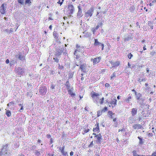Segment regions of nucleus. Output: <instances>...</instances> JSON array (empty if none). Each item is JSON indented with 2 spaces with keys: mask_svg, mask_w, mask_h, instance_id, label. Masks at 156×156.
I'll list each match as a JSON object with an SVG mask.
<instances>
[{
  "mask_svg": "<svg viewBox=\"0 0 156 156\" xmlns=\"http://www.w3.org/2000/svg\"><path fill=\"white\" fill-rule=\"evenodd\" d=\"M132 98V95L129 94L127 98L126 99L124 100V101L126 102H129V100Z\"/></svg>",
  "mask_w": 156,
  "mask_h": 156,
  "instance_id": "nucleus-22",
  "label": "nucleus"
},
{
  "mask_svg": "<svg viewBox=\"0 0 156 156\" xmlns=\"http://www.w3.org/2000/svg\"><path fill=\"white\" fill-rule=\"evenodd\" d=\"M34 154H35V155H37V156H38L41 154V153H40V151H36V150L35 151Z\"/></svg>",
  "mask_w": 156,
  "mask_h": 156,
  "instance_id": "nucleus-33",
  "label": "nucleus"
},
{
  "mask_svg": "<svg viewBox=\"0 0 156 156\" xmlns=\"http://www.w3.org/2000/svg\"><path fill=\"white\" fill-rule=\"evenodd\" d=\"M80 6H78V11L77 13V17L78 18H80L82 16L81 15L82 13V9L80 8Z\"/></svg>",
  "mask_w": 156,
  "mask_h": 156,
  "instance_id": "nucleus-8",
  "label": "nucleus"
},
{
  "mask_svg": "<svg viewBox=\"0 0 156 156\" xmlns=\"http://www.w3.org/2000/svg\"><path fill=\"white\" fill-rule=\"evenodd\" d=\"M96 30V29L95 28V29L94 28H93L91 30L93 32V33L94 34V33L95 32Z\"/></svg>",
  "mask_w": 156,
  "mask_h": 156,
  "instance_id": "nucleus-51",
  "label": "nucleus"
},
{
  "mask_svg": "<svg viewBox=\"0 0 156 156\" xmlns=\"http://www.w3.org/2000/svg\"><path fill=\"white\" fill-rule=\"evenodd\" d=\"M146 80V79H145V78H144V79H141V80H140V79H139V80L138 81H139L140 82H141L142 81H145Z\"/></svg>",
  "mask_w": 156,
  "mask_h": 156,
  "instance_id": "nucleus-45",
  "label": "nucleus"
},
{
  "mask_svg": "<svg viewBox=\"0 0 156 156\" xmlns=\"http://www.w3.org/2000/svg\"><path fill=\"white\" fill-rule=\"evenodd\" d=\"M19 3L21 5H23L24 3V0H17Z\"/></svg>",
  "mask_w": 156,
  "mask_h": 156,
  "instance_id": "nucleus-34",
  "label": "nucleus"
},
{
  "mask_svg": "<svg viewBox=\"0 0 156 156\" xmlns=\"http://www.w3.org/2000/svg\"><path fill=\"white\" fill-rule=\"evenodd\" d=\"M89 129H85L84 130V132L85 133H87L89 131Z\"/></svg>",
  "mask_w": 156,
  "mask_h": 156,
  "instance_id": "nucleus-50",
  "label": "nucleus"
},
{
  "mask_svg": "<svg viewBox=\"0 0 156 156\" xmlns=\"http://www.w3.org/2000/svg\"><path fill=\"white\" fill-rule=\"evenodd\" d=\"M155 51H152L151 53V55H152L153 56L154 55V54L155 53Z\"/></svg>",
  "mask_w": 156,
  "mask_h": 156,
  "instance_id": "nucleus-52",
  "label": "nucleus"
},
{
  "mask_svg": "<svg viewBox=\"0 0 156 156\" xmlns=\"http://www.w3.org/2000/svg\"><path fill=\"white\" fill-rule=\"evenodd\" d=\"M133 156H140L139 155L137 154L136 152V151H133Z\"/></svg>",
  "mask_w": 156,
  "mask_h": 156,
  "instance_id": "nucleus-35",
  "label": "nucleus"
},
{
  "mask_svg": "<svg viewBox=\"0 0 156 156\" xmlns=\"http://www.w3.org/2000/svg\"><path fill=\"white\" fill-rule=\"evenodd\" d=\"M65 85L66 86L67 90L69 89H70L71 88H70L69 81H67L66 82V84H65Z\"/></svg>",
  "mask_w": 156,
  "mask_h": 156,
  "instance_id": "nucleus-23",
  "label": "nucleus"
},
{
  "mask_svg": "<svg viewBox=\"0 0 156 156\" xmlns=\"http://www.w3.org/2000/svg\"><path fill=\"white\" fill-rule=\"evenodd\" d=\"M94 9L93 7L90 8L85 13V17L88 18L92 16L94 12Z\"/></svg>",
  "mask_w": 156,
  "mask_h": 156,
  "instance_id": "nucleus-3",
  "label": "nucleus"
},
{
  "mask_svg": "<svg viewBox=\"0 0 156 156\" xmlns=\"http://www.w3.org/2000/svg\"><path fill=\"white\" fill-rule=\"evenodd\" d=\"M73 153H74L73 151H71L70 153V156H73Z\"/></svg>",
  "mask_w": 156,
  "mask_h": 156,
  "instance_id": "nucleus-59",
  "label": "nucleus"
},
{
  "mask_svg": "<svg viewBox=\"0 0 156 156\" xmlns=\"http://www.w3.org/2000/svg\"><path fill=\"white\" fill-rule=\"evenodd\" d=\"M111 63L113 65L112 67H115V66H118L120 64V62L119 61L114 62L112 61H111Z\"/></svg>",
  "mask_w": 156,
  "mask_h": 156,
  "instance_id": "nucleus-18",
  "label": "nucleus"
},
{
  "mask_svg": "<svg viewBox=\"0 0 156 156\" xmlns=\"http://www.w3.org/2000/svg\"><path fill=\"white\" fill-rule=\"evenodd\" d=\"M95 137H97V142H98L99 143H100L101 142V140H102V138H101V136L100 133H99V134L96 135L95 136Z\"/></svg>",
  "mask_w": 156,
  "mask_h": 156,
  "instance_id": "nucleus-11",
  "label": "nucleus"
},
{
  "mask_svg": "<svg viewBox=\"0 0 156 156\" xmlns=\"http://www.w3.org/2000/svg\"><path fill=\"white\" fill-rule=\"evenodd\" d=\"M7 106L8 107L9 106L11 107V108H13L15 106L14 103L12 101L9 102L7 104Z\"/></svg>",
  "mask_w": 156,
  "mask_h": 156,
  "instance_id": "nucleus-21",
  "label": "nucleus"
},
{
  "mask_svg": "<svg viewBox=\"0 0 156 156\" xmlns=\"http://www.w3.org/2000/svg\"><path fill=\"white\" fill-rule=\"evenodd\" d=\"M51 136L50 134H48L47 135V137L48 138H49L51 137Z\"/></svg>",
  "mask_w": 156,
  "mask_h": 156,
  "instance_id": "nucleus-56",
  "label": "nucleus"
},
{
  "mask_svg": "<svg viewBox=\"0 0 156 156\" xmlns=\"http://www.w3.org/2000/svg\"><path fill=\"white\" fill-rule=\"evenodd\" d=\"M18 74L19 75H23L24 73V69L20 67H18L17 69Z\"/></svg>",
  "mask_w": 156,
  "mask_h": 156,
  "instance_id": "nucleus-9",
  "label": "nucleus"
},
{
  "mask_svg": "<svg viewBox=\"0 0 156 156\" xmlns=\"http://www.w3.org/2000/svg\"><path fill=\"white\" fill-rule=\"evenodd\" d=\"M116 76V74L115 73H114L112 74V75L111 77V79H112L115 77Z\"/></svg>",
  "mask_w": 156,
  "mask_h": 156,
  "instance_id": "nucleus-39",
  "label": "nucleus"
},
{
  "mask_svg": "<svg viewBox=\"0 0 156 156\" xmlns=\"http://www.w3.org/2000/svg\"><path fill=\"white\" fill-rule=\"evenodd\" d=\"M6 115L8 117H9L11 115V112L9 110H7L6 112Z\"/></svg>",
  "mask_w": 156,
  "mask_h": 156,
  "instance_id": "nucleus-37",
  "label": "nucleus"
},
{
  "mask_svg": "<svg viewBox=\"0 0 156 156\" xmlns=\"http://www.w3.org/2000/svg\"><path fill=\"white\" fill-rule=\"evenodd\" d=\"M91 97L93 99L94 102L98 105L99 102L98 101V100L99 99V94L98 93H96L93 92L91 93Z\"/></svg>",
  "mask_w": 156,
  "mask_h": 156,
  "instance_id": "nucleus-2",
  "label": "nucleus"
},
{
  "mask_svg": "<svg viewBox=\"0 0 156 156\" xmlns=\"http://www.w3.org/2000/svg\"><path fill=\"white\" fill-rule=\"evenodd\" d=\"M104 100V97H102L101 99H100L99 101V104L100 103L101 104H102L103 103V102Z\"/></svg>",
  "mask_w": 156,
  "mask_h": 156,
  "instance_id": "nucleus-30",
  "label": "nucleus"
},
{
  "mask_svg": "<svg viewBox=\"0 0 156 156\" xmlns=\"http://www.w3.org/2000/svg\"><path fill=\"white\" fill-rule=\"evenodd\" d=\"M117 100L114 99L110 103V104L111 105V106L113 108L114 106H115L116 105V102Z\"/></svg>",
  "mask_w": 156,
  "mask_h": 156,
  "instance_id": "nucleus-15",
  "label": "nucleus"
},
{
  "mask_svg": "<svg viewBox=\"0 0 156 156\" xmlns=\"http://www.w3.org/2000/svg\"><path fill=\"white\" fill-rule=\"evenodd\" d=\"M68 9L69 10L68 11L69 12V13L72 14L73 13L74 8L73 5H68Z\"/></svg>",
  "mask_w": 156,
  "mask_h": 156,
  "instance_id": "nucleus-6",
  "label": "nucleus"
},
{
  "mask_svg": "<svg viewBox=\"0 0 156 156\" xmlns=\"http://www.w3.org/2000/svg\"><path fill=\"white\" fill-rule=\"evenodd\" d=\"M77 52H79V50H78L76 49L74 52V55H78Z\"/></svg>",
  "mask_w": 156,
  "mask_h": 156,
  "instance_id": "nucleus-44",
  "label": "nucleus"
},
{
  "mask_svg": "<svg viewBox=\"0 0 156 156\" xmlns=\"http://www.w3.org/2000/svg\"><path fill=\"white\" fill-rule=\"evenodd\" d=\"M75 55L76 56V57H75L76 59H78L80 58V56L78 55V54Z\"/></svg>",
  "mask_w": 156,
  "mask_h": 156,
  "instance_id": "nucleus-53",
  "label": "nucleus"
},
{
  "mask_svg": "<svg viewBox=\"0 0 156 156\" xmlns=\"http://www.w3.org/2000/svg\"><path fill=\"white\" fill-rule=\"evenodd\" d=\"M101 57H99L97 58H94L93 60V63L94 64H95L99 62L101 59Z\"/></svg>",
  "mask_w": 156,
  "mask_h": 156,
  "instance_id": "nucleus-13",
  "label": "nucleus"
},
{
  "mask_svg": "<svg viewBox=\"0 0 156 156\" xmlns=\"http://www.w3.org/2000/svg\"><path fill=\"white\" fill-rule=\"evenodd\" d=\"M148 25L150 27L151 29H153V23L151 21H148Z\"/></svg>",
  "mask_w": 156,
  "mask_h": 156,
  "instance_id": "nucleus-27",
  "label": "nucleus"
},
{
  "mask_svg": "<svg viewBox=\"0 0 156 156\" xmlns=\"http://www.w3.org/2000/svg\"><path fill=\"white\" fill-rule=\"evenodd\" d=\"M145 47H146V45L144 44V47H143V49L144 50H146V48H145Z\"/></svg>",
  "mask_w": 156,
  "mask_h": 156,
  "instance_id": "nucleus-62",
  "label": "nucleus"
},
{
  "mask_svg": "<svg viewBox=\"0 0 156 156\" xmlns=\"http://www.w3.org/2000/svg\"><path fill=\"white\" fill-rule=\"evenodd\" d=\"M133 127L134 129H140L141 128V126L139 124H135L133 126Z\"/></svg>",
  "mask_w": 156,
  "mask_h": 156,
  "instance_id": "nucleus-17",
  "label": "nucleus"
},
{
  "mask_svg": "<svg viewBox=\"0 0 156 156\" xmlns=\"http://www.w3.org/2000/svg\"><path fill=\"white\" fill-rule=\"evenodd\" d=\"M95 127L93 129V131L95 132L99 130L98 124L97 125H95Z\"/></svg>",
  "mask_w": 156,
  "mask_h": 156,
  "instance_id": "nucleus-19",
  "label": "nucleus"
},
{
  "mask_svg": "<svg viewBox=\"0 0 156 156\" xmlns=\"http://www.w3.org/2000/svg\"><path fill=\"white\" fill-rule=\"evenodd\" d=\"M53 35L55 38H58V34L56 32H54L53 33Z\"/></svg>",
  "mask_w": 156,
  "mask_h": 156,
  "instance_id": "nucleus-38",
  "label": "nucleus"
},
{
  "mask_svg": "<svg viewBox=\"0 0 156 156\" xmlns=\"http://www.w3.org/2000/svg\"><path fill=\"white\" fill-rule=\"evenodd\" d=\"M9 153L8 152H6L5 153H3V154H0L1 156H9Z\"/></svg>",
  "mask_w": 156,
  "mask_h": 156,
  "instance_id": "nucleus-26",
  "label": "nucleus"
},
{
  "mask_svg": "<svg viewBox=\"0 0 156 156\" xmlns=\"http://www.w3.org/2000/svg\"><path fill=\"white\" fill-rule=\"evenodd\" d=\"M7 146L8 145H7L3 146L2 148L1 149L0 153V154H3V153H5V152L6 153V152H8Z\"/></svg>",
  "mask_w": 156,
  "mask_h": 156,
  "instance_id": "nucleus-7",
  "label": "nucleus"
},
{
  "mask_svg": "<svg viewBox=\"0 0 156 156\" xmlns=\"http://www.w3.org/2000/svg\"><path fill=\"white\" fill-rule=\"evenodd\" d=\"M133 117H130L128 120V122L129 123L132 124L133 122L134 119Z\"/></svg>",
  "mask_w": 156,
  "mask_h": 156,
  "instance_id": "nucleus-25",
  "label": "nucleus"
},
{
  "mask_svg": "<svg viewBox=\"0 0 156 156\" xmlns=\"http://www.w3.org/2000/svg\"><path fill=\"white\" fill-rule=\"evenodd\" d=\"M47 91V88L45 86H42L40 88L39 92L40 93L43 95H44L46 93Z\"/></svg>",
  "mask_w": 156,
  "mask_h": 156,
  "instance_id": "nucleus-4",
  "label": "nucleus"
},
{
  "mask_svg": "<svg viewBox=\"0 0 156 156\" xmlns=\"http://www.w3.org/2000/svg\"><path fill=\"white\" fill-rule=\"evenodd\" d=\"M93 145V141H92L90 144L89 145V147H92Z\"/></svg>",
  "mask_w": 156,
  "mask_h": 156,
  "instance_id": "nucleus-49",
  "label": "nucleus"
},
{
  "mask_svg": "<svg viewBox=\"0 0 156 156\" xmlns=\"http://www.w3.org/2000/svg\"><path fill=\"white\" fill-rule=\"evenodd\" d=\"M135 94L136 96V98L137 99H140V97L141 96V94L140 93L136 94V92H135Z\"/></svg>",
  "mask_w": 156,
  "mask_h": 156,
  "instance_id": "nucleus-31",
  "label": "nucleus"
},
{
  "mask_svg": "<svg viewBox=\"0 0 156 156\" xmlns=\"http://www.w3.org/2000/svg\"><path fill=\"white\" fill-rule=\"evenodd\" d=\"M99 27H100L99 26V25H97V26H96L95 29H96V30H97V29H98L99 28Z\"/></svg>",
  "mask_w": 156,
  "mask_h": 156,
  "instance_id": "nucleus-63",
  "label": "nucleus"
},
{
  "mask_svg": "<svg viewBox=\"0 0 156 156\" xmlns=\"http://www.w3.org/2000/svg\"><path fill=\"white\" fill-rule=\"evenodd\" d=\"M58 3L60 4V5H62L63 3V2H61L60 0H59L57 2Z\"/></svg>",
  "mask_w": 156,
  "mask_h": 156,
  "instance_id": "nucleus-57",
  "label": "nucleus"
},
{
  "mask_svg": "<svg viewBox=\"0 0 156 156\" xmlns=\"http://www.w3.org/2000/svg\"><path fill=\"white\" fill-rule=\"evenodd\" d=\"M60 55H61L55 53L54 55V57L56 58H57L58 59H59V58L60 57Z\"/></svg>",
  "mask_w": 156,
  "mask_h": 156,
  "instance_id": "nucleus-28",
  "label": "nucleus"
},
{
  "mask_svg": "<svg viewBox=\"0 0 156 156\" xmlns=\"http://www.w3.org/2000/svg\"><path fill=\"white\" fill-rule=\"evenodd\" d=\"M137 109L136 108H133L132 109L131 111V113L132 114V116H133L137 113Z\"/></svg>",
  "mask_w": 156,
  "mask_h": 156,
  "instance_id": "nucleus-16",
  "label": "nucleus"
},
{
  "mask_svg": "<svg viewBox=\"0 0 156 156\" xmlns=\"http://www.w3.org/2000/svg\"><path fill=\"white\" fill-rule=\"evenodd\" d=\"M138 138L140 140V141H139V143L140 144H142L143 143V142L142 141V140L141 139V138H140V137L138 136Z\"/></svg>",
  "mask_w": 156,
  "mask_h": 156,
  "instance_id": "nucleus-42",
  "label": "nucleus"
},
{
  "mask_svg": "<svg viewBox=\"0 0 156 156\" xmlns=\"http://www.w3.org/2000/svg\"><path fill=\"white\" fill-rule=\"evenodd\" d=\"M73 88H71L70 89L68 90L69 94L72 97H73L75 95V94L73 92Z\"/></svg>",
  "mask_w": 156,
  "mask_h": 156,
  "instance_id": "nucleus-12",
  "label": "nucleus"
},
{
  "mask_svg": "<svg viewBox=\"0 0 156 156\" xmlns=\"http://www.w3.org/2000/svg\"><path fill=\"white\" fill-rule=\"evenodd\" d=\"M101 46L102 47V50H103L104 49V45L102 44Z\"/></svg>",
  "mask_w": 156,
  "mask_h": 156,
  "instance_id": "nucleus-58",
  "label": "nucleus"
},
{
  "mask_svg": "<svg viewBox=\"0 0 156 156\" xmlns=\"http://www.w3.org/2000/svg\"><path fill=\"white\" fill-rule=\"evenodd\" d=\"M6 5L5 4H3L0 7V11L2 14H4L5 12L6 9L5 7Z\"/></svg>",
  "mask_w": 156,
  "mask_h": 156,
  "instance_id": "nucleus-5",
  "label": "nucleus"
},
{
  "mask_svg": "<svg viewBox=\"0 0 156 156\" xmlns=\"http://www.w3.org/2000/svg\"><path fill=\"white\" fill-rule=\"evenodd\" d=\"M104 111V110H103L101 111H98V117L99 116H100V115H101L102 114V112L103 111Z\"/></svg>",
  "mask_w": 156,
  "mask_h": 156,
  "instance_id": "nucleus-32",
  "label": "nucleus"
},
{
  "mask_svg": "<svg viewBox=\"0 0 156 156\" xmlns=\"http://www.w3.org/2000/svg\"><path fill=\"white\" fill-rule=\"evenodd\" d=\"M25 4L26 5L28 4V5L30 6L31 5V2H30V0H26Z\"/></svg>",
  "mask_w": 156,
  "mask_h": 156,
  "instance_id": "nucleus-29",
  "label": "nucleus"
},
{
  "mask_svg": "<svg viewBox=\"0 0 156 156\" xmlns=\"http://www.w3.org/2000/svg\"><path fill=\"white\" fill-rule=\"evenodd\" d=\"M84 36L85 37H88L90 36V34H88V33L87 32L86 34L84 35Z\"/></svg>",
  "mask_w": 156,
  "mask_h": 156,
  "instance_id": "nucleus-43",
  "label": "nucleus"
},
{
  "mask_svg": "<svg viewBox=\"0 0 156 156\" xmlns=\"http://www.w3.org/2000/svg\"><path fill=\"white\" fill-rule=\"evenodd\" d=\"M105 85L106 87H109V84L108 83H106L105 84Z\"/></svg>",
  "mask_w": 156,
  "mask_h": 156,
  "instance_id": "nucleus-54",
  "label": "nucleus"
},
{
  "mask_svg": "<svg viewBox=\"0 0 156 156\" xmlns=\"http://www.w3.org/2000/svg\"><path fill=\"white\" fill-rule=\"evenodd\" d=\"M135 66L134 64H133L131 65V67H130V68H134Z\"/></svg>",
  "mask_w": 156,
  "mask_h": 156,
  "instance_id": "nucleus-55",
  "label": "nucleus"
},
{
  "mask_svg": "<svg viewBox=\"0 0 156 156\" xmlns=\"http://www.w3.org/2000/svg\"><path fill=\"white\" fill-rule=\"evenodd\" d=\"M36 146L35 145L33 146L31 148V149L32 150H34L36 149Z\"/></svg>",
  "mask_w": 156,
  "mask_h": 156,
  "instance_id": "nucleus-46",
  "label": "nucleus"
},
{
  "mask_svg": "<svg viewBox=\"0 0 156 156\" xmlns=\"http://www.w3.org/2000/svg\"><path fill=\"white\" fill-rule=\"evenodd\" d=\"M55 86L54 85H53V84L51 85V90H52V91H54L53 90L55 88Z\"/></svg>",
  "mask_w": 156,
  "mask_h": 156,
  "instance_id": "nucleus-47",
  "label": "nucleus"
},
{
  "mask_svg": "<svg viewBox=\"0 0 156 156\" xmlns=\"http://www.w3.org/2000/svg\"><path fill=\"white\" fill-rule=\"evenodd\" d=\"M55 53L60 55H61L62 53H63V55H66L67 54L66 52V48L62 45L56 46L55 47Z\"/></svg>",
  "mask_w": 156,
  "mask_h": 156,
  "instance_id": "nucleus-1",
  "label": "nucleus"
},
{
  "mask_svg": "<svg viewBox=\"0 0 156 156\" xmlns=\"http://www.w3.org/2000/svg\"><path fill=\"white\" fill-rule=\"evenodd\" d=\"M53 59L54 60V62H56V63H58L59 62V59H58L57 58L54 57Z\"/></svg>",
  "mask_w": 156,
  "mask_h": 156,
  "instance_id": "nucleus-40",
  "label": "nucleus"
},
{
  "mask_svg": "<svg viewBox=\"0 0 156 156\" xmlns=\"http://www.w3.org/2000/svg\"><path fill=\"white\" fill-rule=\"evenodd\" d=\"M64 146L62 148L61 147H60L59 149L61 151L63 155L65 156H67L68 155L67 153V152L64 151Z\"/></svg>",
  "mask_w": 156,
  "mask_h": 156,
  "instance_id": "nucleus-10",
  "label": "nucleus"
},
{
  "mask_svg": "<svg viewBox=\"0 0 156 156\" xmlns=\"http://www.w3.org/2000/svg\"><path fill=\"white\" fill-rule=\"evenodd\" d=\"M150 89V87H148L146 88V90H149Z\"/></svg>",
  "mask_w": 156,
  "mask_h": 156,
  "instance_id": "nucleus-64",
  "label": "nucleus"
},
{
  "mask_svg": "<svg viewBox=\"0 0 156 156\" xmlns=\"http://www.w3.org/2000/svg\"><path fill=\"white\" fill-rule=\"evenodd\" d=\"M59 69H62L63 68V66H60L59 65Z\"/></svg>",
  "mask_w": 156,
  "mask_h": 156,
  "instance_id": "nucleus-61",
  "label": "nucleus"
},
{
  "mask_svg": "<svg viewBox=\"0 0 156 156\" xmlns=\"http://www.w3.org/2000/svg\"><path fill=\"white\" fill-rule=\"evenodd\" d=\"M18 58L20 60L23 61L25 59V58L23 55L22 54H19L18 56Z\"/></svg>",
  "mask_w": 156,
  "mask_h": 156,
  "instance_id": "nucleus-24",
  "label": "nucleus"
},
{
  "mask_svg": "<svg viewBox=\"0 0 156 156\" xmlns=\"http://www.w3.org/2000/svg\"><path fill=\"white\" fill-rule=\"evenodd\" d=\"M86 66L84 64L81 65L80 66V69L84 73L86 72Z\"/></svg>",
  "mask_w": 156,
  "mask_h": 156,
  "instance_id": "nucleus-14",
  "label": "nucleus"
},
{
  "mask_svg": "<svg viewBox=\"0 0 156 156\" xmlns=\"http://www.w3.org/2000/svg\"><path fill=\"white\" fill-rule=\"evenodd\" d=\"M98 25H99V26L100 27H101L103 25V23L101 22L98 23Z\"/></svg>",
  "mask_w": 156,
  "mask_h": 156,
  "instance_id": "nucleus-48",
  "label": "nucleus"
},
{
  "mask_svg": "<svg viewBox=\"0 0 156 156\" xmlns=\"http://www.w3.org/2000/svg\"><path fill=\"white\" fill-rule=\"evenodd\" d=\"M95 42L94 43V45L95 46H97L98 45H101V44H102L100 42H99L98 40L97 39H94Z\"/></svg>",
  "mask_w": 156,
  "mask_h": 156,
  "instance_id": "nucleus-20",
  "label": "nucleus"
},
{
  "mask_svg": "<svg viewBox=\"0 0 156 156\" xmlns=\"http://www.w3.org/2000/svg\"><path fill=\"white\" fill-rule=\"evenodd\" d=\"M108 115L111 117L112 115H115V114L114 113L113 114L112 111H109L108 112Z\"/></svg>",
  "mask_w": 156,
  "mask_h": 156,
  "instance_id": "nucleus-36",
  "label": "nucleus"
},
{
  "mask_svg": "<svg viewBox=\"0 0 156 156\" xmlns=\"http://www.w3.org/2000/svg\"><path fill=\"white\" fill-rule=\"evenodd\" d=\"M5 62L7 64L9 63V60L8 59H6V61H5Z\"/></svg>",
  "mask_w": 156,
  "mask_h": 156,
  "instance_id": "nucleus-60",
  "label": "nucleus"
},
{
  "mask_svg": "<svg viewBox=\"0 0 156 156\" xmlns=\"http://www.w3.org/2000/svg\"><path fill=\"white\" fill-rule=\"evenodd\" d=\"M133 56V55L131 53H129L128 55V58L130 59Z\"/></svg>",
  "mask_w": 156,
  "mask_h": 156,
  "instance_id": "nucleus-41",
  "label": "nucleus"
}]
</instances>
